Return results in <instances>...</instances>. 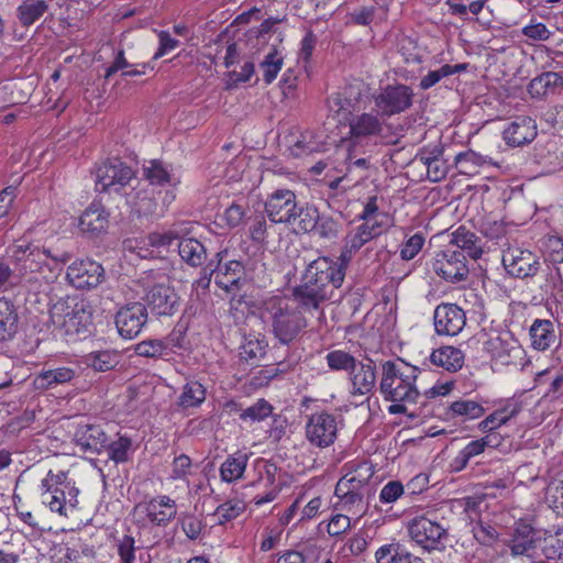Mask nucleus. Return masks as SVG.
<instances>
[{
	"label": "nucleus",
	"instance_id": "obj_1",
	"mask_svg": "<svg viewBox=\"0 0 563 563\" xmlns=\"http://www.w3.org/2000/svg\"><path fill=\"white\" fill-rule=\"evenodd\" d=\"M347 263L342 257H318L306 268L301 284L294 288V301L306 310L319 309L344 282Z\"/></svg>",
	"mask_w": 563,
	"mask_h": 563
},
{
	"label": "nucleus",
	"instance_id": "obj_2",
	"mask_svg": "<svg viewBox=\"0 0 563 563\" xmlns=\"http://www.w3.org/2000/svg\"><path fill=\"white\" fill-rule=\"evenodd\" d=\"M347 467V473L335 485L334 495L338 501L334 509L354 515L358 519L367 511V497L372 493L369 482L375 471L366 461L349 463Z\"/></svg>",
	"mask_w": 563,
	"mask_h": 563
},
{
	"label": "nucleus",
	"instance_id": "obj_3",
	"mask_svg": "<svg viewBox=\"0 0 563 563\" xmlns=\"http://www.w3.org/2000/svg\"><path fill=\"white\" fill-rule=\"evenodd\" d=\"M40 489L41 503L52 512L69 517L77 509L79 489L68 478L67 472L49 470L42 479Z\"/></svg>",
	"mask_w": 563,
	"mask_h": 563
},
{
	"label": "nucleus",
	"instance_id": "obj_4",
	"mask_svg": "<svg viewBox=\"0 0 563 563\" xmlns=\"http://www.w3.org/2000/svg\"><path fill=\"white\" fill-rule=\"evenodd\" d=\"M419 369L407 363L387 361L383 364L379 390L389 401L416 404L420 393L416 387Z\"/></svg>",
	"mask_w": 563,
	"mask_h": 563
},
{
	"label": "nucleus",
	"instance_id": "obj_5",
	"mask_svg": "<svg viewBox=\"0 0 563 563\" xmlns=\"http://www.w3.org/2000/svg\"><path fill=\"white\" fill-rule=\"evenodd\" d=\"M299 306L286 298H274L268 302L272 332L280 344L297 340L308 325Z\"/></svg>",
	"mask_w": 563,
	"mask_h": 563
},
{
	"label": "nucleus",
	"instance_id": "obj_6",
	"mask_svg": "<svg viewBox=\"0 0 563 563\" xmlns=\"http://www.w3.org/2000/svg\"><path fill=\"white\" fill-rule=\"evenodd\" d=\"M49 321L66 335L86 333L91 324L90 307L84 300L59 299L49 310Z\"/></svg>",
	"mask_w": 563,
	"mask_h": 563
},
{
	"label": "nucleus",
	"instance_id": "obj_7",
	"mask_svg": "<svg viewBox=\"0 0 563 563\" xmlns=\"http://www.w3.org/2000/svg\"><path fill=\"white\" fill-rule=\"evenodd\" d=\"M349 133L343 139L349 147L376 145L385 136V118L376 110L353 113L347 119Z\"/></svg>",
	"mask_w": 563,
	"mask_h": 563
},
{
	"label": "nucleus",
	"instance_id": "obj_8",
	"mask_svg": "<svg viewBox=\"0 0 563 563\" xmlns=\"http://www.w3.org/2000/svg\"><path fill=\"white\" fill-rule=\"evenodd\" d=\"M10 258L19 266L20 271L27 272H40L46 261L52 258L57 263H66L69 261L70 255L63 252L57 255H53L49 250L40 247L26 241H16L13 245L8 249Z\"/></svg>",
	"mask_w": 563,
	"mask_h": 563
},
{
	"label": "nucleus",
	"instance_id": "obj_9",
	"mask_svg": "<svg viewBox=\"0 0 563 563\" xmlns=\"http://www.w3.org/2000/svg\"><path fill=\"white\" fill-rule=\"evenodd\" d=\"M134 178L133 169L121 159H108L97 167L96 188L100 192L122 194Z\"/></svg>",
	"mask_w": 563,
	"mask_h": 563
},
{
	"label": "nucleus",
	"instance_id": "obj_10",
	"mask_svg": "<svg viewBox=\"0 0 563 563\" xmlns=\"http://www.w3.org/2000/svg\"><path fill=\"white\" fill-rule=\"evenodd\" d=\"M413 90L404 84H391L373 95L375 110L384 118H390L408 110L413 102Z\"/></svg>",
	"mask_w": 563,
	"mask_h": 563
},
{
	"label": "nucleus",
	"instance_id": "obj_11",
	"mask_svg": "<svg viewBox=\"0 0 563 563\" xmlns=\"http://www.w3.org/2000/svg\"><path fill=\"white\" fill-rule=\"evenodd\" d=\"M407 530L410 539L427 551L439 549L442 539L448 534V528L428 516H418L411 519L407 525Z\"/></svg>",
	"mask_w": 563,
	"mask_h": 563
},
{
	"label": "nucleus",
	"instance_id": "obj_12",
	"mask_svg": "<svg viewBox=\"0 0 563 563\" xmlns=\"http://www.w3.org/2000/svg\"><path fill=\"white\" fill-rule=\"evenodd\" d=\"M134 511L144 523L165 527L176 518L177 505L169 496L158 495L137 504Z\"/></svg>",
	"mask_w": 563,
	"mask_h": 563
},
{
	"label": "nucleus",
	"instance_id": "obj_13",
	"mask_svg": "<svg viewBox=\"0 0 563 563\" xmlns=\"http://www.w3.org/2000/svg\"><path fill=\"white\" fill-rule=\"evenodd\" d=\"M501 263L508 275L519 279L534 277L541 268L536 253L516 246L503 251Z\"/></svg>",
	"mask_w": 563,
	"mask_h": 563
},
{
	"label": "nucleus",
	"instance_id": "obj_14",
	"mask_svg": "<svg viewBox=\"0 0 563 563\" xmlns=\"http://www.w3.org/2000/svg\"><path fill=\"white\" fill-rule=\"evenodd\" d=\"M432 271L449 283H459L468 276L466 257L462 252L446 249L437 252L431 261Z\"/></svg>",
	"mask_w": 563,
	"mask_h": 563
},
{
	"label": "nucleus",
	"instance_id": "obj_15",
	"mask_svg": "<svg viewBox=\"0 0 563 563\" xmlns=\"http://www.w3.org/2000/svg\"><path fill=\"white\" fill-rule=\"evenodd\" d=\"M297 209L296 194L289 189H276L265 201V212L273 223L295 224Z\"/></svg>",
	"mask_w": 563,
	"mask_h": 563
},
{
	"label": "nucleus",
	"instance_id": "obj_16",
	"mask_svg": "<svg viewBox=\"0 0 563 563\" xmlns=\"http://www.w3.org/2000/svg\"><path fill=\"white\" fill-rule=\"evenodd\" d=\"M66 278L77 289H92L104 280L106 272L102 265L93 260H77L68 266Z\"/></svg>",
	"mask_w": 563,
	"mask_h": 563
},
{
	"label": "nucleus",
	"instance_id": "obj_17",
	"mask_svg": "<svg viewBox=\"0 0 563 563\" xmlns=\"http://www.w3.org/2000/svg\"><path fill=\"white\" fill-rule=\"evenodd\" d=\"M338 435V422L335 416L329 412L311 415L306 424V438L317 448L332 445Z\"/></svg>",
	"mask_w": 563,
	"mask_h": 563
},
{
	"label": "nucleus",
	"instance_id": "obj_18",
	"mask_svg": "<svg viewBox=\"0 0 563 563\" xmlns=\"http://www.w3.org/2000/svg\"><path fill=\"white\" fill-rule=\"evenodd\" d=\"M387 228L388 223L384 221H375L369 223L363 222L362 224L351 229L344 238V246L340 254L343 263L349 264L354 253H356L367 242L379 236L387 230Z\"/></svg>",
	"mask_w": 563,
	"mask_h": 563
},
{
	"label": "nucleus",
	"instance_id": "obj_19",
	"mask_svg": "<svg viewBox=\"0 0 563 563\" xmlns=\"http://www.w3.org/2000/svg\"><path fill=\"white\" fill-rule=\"evenodd\" d=\"M147 322V309L141 302L128 303L115 314V327L123 339L137 336Z\"/></svg>",
	"mask_w": 563,
	"mask_h": 563
},
{
	"label": "nucleus",
	"instance_id": "obj_20",
	"mask_svg": "<svg viewBox=\"0 0 563 563\" xmlns=\"http://www.w3.org/2000/svg\"><path fill=\"white\" fill-rule=\"evenodd\" d=\"M434 330L439 335H457L466 324L464 310L455 303H441L433 313Z\"/></svg>",
	"mask_w": 563,
	"mask_h": 563
},
{
	"label": "nucleus",
	"instance_id": "obj_21",
	"mask_svg": "<svg viewBox=\"0 0 563 563\" xmlns=\"http://www.w3.org/2000/svg\"><path fill=\"white\" fill-rule=\"evenodd\" d=\"M178 300L175 289L165 284L152 286L145 295L148 308L157 316H173L177 311Z\"/></svg>",
	"mask_w": 563,
	"mask_h": 563
},
{
	"label": "nucleus",
	"instance_id": "obj_22",
	"mask_svg": "<svg viewBox=\"0 0 563 563\" xmlns=\"http://www.w3.org/2000/svg\"><path fill=\"white\" fill-rule=\"evenodd\" d=\"M537 134L536 121L526 115L516 117L503 131L505 142L512 147L531 143Z\"/></svg>",
	"mask_w": 563,
	"mask_h": 563
},
{
	"label": "nucleus",
	"instance_id": "obj_23",
	"mask_svg": "<svg viewBox=\"0 0 563 563\" xmlns=\"http://www.w3.org/2000/svg\"><path fill=\"white\" fill-rule=\"evenodd\" d=\"M225 253L227 252H219L217 254V257H219V263L217 269H211V273H216V284L220 288L230 292L239 288V284L244 275V266L239 261H229L224 265H221V261Z\"/></svg>",
	"mask_w": 563,
	"mask_h": 563
},
{
	"label": "nucleus",
	"instance_id": "obj_24",
	"mask_svg": "<svg viewBox=\"0 0 563 563\" xmlns=\"http://www.w3.org/2000/svg\"><path fill=\"white\" fill-rule=\"evenodd\" d=\"M107 434L97 424H80L75 432V442L85 452L100 453L107 448Z\"/></svg>",
	"mask_w": 563,
	"mask_h": 563
},
{
	"label": "nucleus",
	"instance_id": "obj_25",
	"mask_svg": "<svg viewBox=\"0 0 563 563\" xmlns=\"http://www.w3.org/2000/svg\"><path fill=\"white\" fill-rule=\"evenodd\" d=\"M109 223V213L98 202H92L80 216L78 227L82 233L98 235L104 232Z\"/></svg>",
	"mask_w": 563,
	"mask_h": 563
},
{
	"label": "nucleus",
	"instance_id": "obj_26",
	"mask_svg": "<svg viewBox=\"0 0 563 563\" xmlns=\"http://www.w3.org/2000/svg\"><path fill=\"white\" fill-rule=\"evenodd\" d=\"M351 394L356 396H367L375 387L376 373L372 361L360 363L352 369Z\"/></svg>",
	"mask_w": 563,
	"mask_h": 563
},
{
	"label": "nucleus",
	"instance_id": "obj_27",
	"mask_svg": "<svg viewBox=\"0 0 563 563\" xmlns=\"http://www.w3.org/2000/svg\"><path fill=\"white\" fill-rule=\"evenodd\" d=\"M529 334L531 346L537 351H547L558 341L554 323L548 319H536L529 329Z\"/></svg>",
	"mask_w": 563,
	"mask_h": 563
},
{
	"label": "nucleus",
	"instance_id": "obj_28",
	"mask_svg": "<svg viewBox=\"0 0 563 563\" xmlns=\"http://www.w3.org/2000/svg\"><path fill=\"white\" fill-rule=\"evenodd\" d=\"M187 231L184 229L181 238L177 243L178 253L184 262L197 267L205 263L207 251L203 244L194 238H186Z\"/></svg>",
	"mask_w": 563,
	"mask_h": 563
},
{
	"label": "nucleus",
	"instance_id": "obj_29",
	"mask_svg": "<svg viewBox=\"0 0 563 563\" xmlns=\"http://www.w3.org/2000/svg\"><path fill=\"white\" fill-rule=\"evenodd\" d=\"M533 528L530 523L518 521L510 541V553L514 556L526 555L531 556L534 550Z\"/></svg>",
	"mask_w": 563,
	"mask_h": 563
},
{
	"label": "nucleus",
	"instance_id": "obj_30",
	"mask_svg": "<svg viewBox=\"0 0 563 563\" xmlns=\"http://www.w3.org/2000/svg\"><path fill=\"white\" fill-rule=\"evenodd\" d=\"M451 244L473 260L479 258L483 254L482 239L464 227L457 228L452 233Z\"/></svg>",
	"mask_w": 563,
	"mask_h": 563
},
{
	"label": "nucleus",
	"instance_id": "obj_31",
	"mask_svg": "<svg viewBox=\"0 0 563 563\" xmlns=\"http://www.w3.org/2000/svg\"><path fill=\"white\" fill-rule=\"evenodd\" d=\"M430 361L438 367L455 373L463 367L464 353L457 347L445 345L433 350Z\"/></svg>",
	"mask_w": 563,
	"mask_h": 563
},
{
	"label": "nucleus",
	"instance_id": "obj_32",
	"mask_svg": "<svg viewBox=\"0 0 563 563\" xmlns=\"http://www.w3.org/2000/svg\"><path fill=\"white\" fill-rule=\"evenodd\" d=\"M19 330V314L14 303L0 298V342L11 340Z\"/></svg>",
	"mask_w": 563,
	"mask_h": 563
},
{
	"label": "nucleus",
	"instance_id": "obj_33",
	"mask_svg": "<svg viewBox=\"0 0 563 563\" xmlns=\"http://www.w3.org/2000/svg\"><path fill=\"white\" fill-rule=\"evenodd\" d=\"M249 454L242 451L229 455L220 466L222 482L233 483L241 479L245 473Z\"/></svg>",
	"mask_w": 563,
	"mask_h": 563
},
{
	"label": "nucleus",
	"instance_id": "obj_34",
	"mask_svg": "<svg viewBox=\"0 0 563 563\" xmlns=\"http://www.w3.org/2000/svg\"><path fill=\"white\" fill-rule=\"evenodd\" d=\"M484 413L485 409L481 402L465 398L451 402L445 409L446 419L474 420L481 418Z\"/></svg>",
	"mask_w": 563,
	"mask_h": 563
},
{
	"label": "nucleus",
	"instance_id": "obj_35",
	"mask_svg": "<svg viewBox=\"0 0 563 563\" xmlns=\"http://www.w3.org/2000/svg\"><path fill=\"white\" fill-rule=\"evenodd\" d=\"M486 350L493 357L500 360L519 351V343L510 332L506 331L489 338Z\"/></svg>",
	"mask_w": 563,
	"mask_h": 563
},
{
	"label": "nucleus",
	"instance_id": "obj_36",
	"mask_svg": "<svg viewBox=\"0 0 563 563\" xmlns=\"http://www.w3.org/2000/svg\"><path fill=\"white\" fill-rule=\"evenodd\" d=\"M75 377V371L70 367H57L47 369L35 376L33 384L37 389L53 388L59 384L70 382Z\"/></svg>",
	"mask_w": 563,
	"mask_h": 563
},
{
	"label": "nucleus",
	"instance_id": "obj_37",
	"mask_svg": "<svg viewBox=\"0 0 563 563\" xmlns=\"http://www.w3.org/2000/svg\"><path fill=\"white\" fill-rule=\"evenodd\" d=\"M143 176L151 185L157 186H177L180 183L179 177L172 174L170 170L159 161H151L143 168Z\"/></svg>",
	"mask_w": 563,
	"mask_h": 563
},
{
	"label": "nucleus",
	"instance_id": "obj_38",
	"mask_svg": "<svg viewBox=\"0 0 563 563\" xmlns=\"http://www.w3.org/2000/svg\"><path fill=\"white\" fill-rule=\"evenodd\" d=\"M206 399V388L198 380L187 382L178 397L177 406L181 409L199 407Z\"/></svg>",
	"mask_w": 563,
	"mask_h": 563
},
{
	"label": "nucleus",
	"instance_id": "obj_39",
	"mask_svg": "<svg viewBox=\"0 0 563 563\" xmlns=\"http://www.w3.org/2000/svg\"><path fill=\"white\" fill-rule=\"evenodd\" d=\"M45 0H24L16 9L19 22L23 26L34 24L47 11Z\"/></svg>",
	"mask_w": 563,
	"mask_h": 563
},
{
	"label": "nucleus",
	"instance_id": "obj_40",
	"mask_svg": "<svg viewBox=\"0 0 563 563\" xmlns=\"http://www.w3.org/2000/svg\"><path fill=\"white\" fill-rule=\"evenodd\" d=\"M488 442L485 439L473 440L467 443L451 461L450 467L453 472L463 471L468 462L485 451Z\"/></svg>",
	"mask_w": 563,
	"mask_h": 563
},
{
	"label": "nucleus",
	"instance_id": "obj_41",
	"mask_svg": "<svg viewBox=\"0 0 563 563\" xmlns=\"http://www.w3.org/2000/svg\"><path fill=\"white\" fill-rule=\"evenodd\" d=\"M84 363L97 372H107L119 363V355L114 351H95L84 357Z\"/></svg>",
	"mask_w": 563,
	"mask_h": 563
},
{
	"label": "nucleus",
	"instance_id": "obj_42",
	"mask_svg": "<svg viewBox=\"0 0 563 563\" xmlns=\"http://www.w3.org/2000/svg\"><path fill=\"white\" fill-rule=\"evenodd\" d=\"M266 353V343L256 336L249 335L244 339L240 346L241 358L254 364L260 361Z\"/></svg>",
	"mask_w": 563,
	"mask_h": 563
},
{
	"label": "nucleus",
	"instance_id": "obj_43",
	"mask_svg": "<svg viewBox=\"0 0 563 563\" xmlns=\"http://www.w3.org/2000/svg\"><path fill=\"white\" fill-rule=\"evenodd\" d=\"M373 95L369 85L361 79L353 80L344 89L345 100L352 107L358 106L369 98L373 99Z\"/></svg>",
	"mask_w": 563,
	"mask_h": 563
},
{
	"label": "nucleus",
	"instance_id": "obj_44",
	"mask_svg": "<svg viewBox=\"0 0 563 563\" xmlns=\"http://www.w3.org/2000/svg\"><path fill=\"white\" fill-rule=\"evenodd\" d=\"M466 64H456V65H449L445 64L441 66L439 69L430 70L427 75H424L420 79V88L423 90L430 89L434 85H437L442 78L454 75L456 73H460L462 70H465Z\"/></svg>",
	"mask_w": 563,
	"mask_h": 563
},
{
	"label": "nucleus",
	"instance_id": "obj_45",
	"mask_svg": "<svg viewBox=\"0 0 563 563\" xmlns=\"http://www.w3.org/2000/svg\"><path fill=\"white\" fill-rule=\"evenodd\" d=\"M408 553L399 543H387L376 550L375 560L376 563H404Z\"/></svg>",
	"mask_w": 563,
	"mask_h": 563
},
{
	"label": "nucleus",
	"instance_id": "obj_46",
	"mask_svg": "<svg viewBox=\"0 0 563 563\" xmlns=\"http://www.w3.org/2000/svg\"><path fill=\"white\" fill-rule=\"evenodd\" d=\"M320 212L312 205L299 206L295 212V224L303 232H311L318 224Z\"/></svg>",
	"mask_w": 563,
	"mask_h": 563
},
{
	"label": "nucleus",
	"instance_id": "obj_47",
	"mask_svg": "<svg viewBox=\"0 0 563 563\" xmlns=\"http://www.w3.org/2000/svg\"><path fill=\"white\" fill-rule=\"evenodd\" d=\"M273 406L265 399H258L255 404L242 410L239 415L244 422H261L272 416Z\"/></svg>",
	"mask_w": 563,
	"mask_h": 563
},
{
	"label": "nucleus",
	"instance_id": "obj_48",
	"mask_svg": "<svg viewBox=\"0 0 563 563\" xmlns=\"http://www.w3.org/2000/svg\"><path fill=\"white\" fill-rule=\"evenodd\" d=\"M245 509V505L241 500L231 499L217 507L214 517L219 525H224L238 518Z\"/></svg>",
	"mask_w": 563,
	"mask_h": 563
},
{
	"label": "nucleus",
	"instance_id": "obj_49",
	"mask_svg": "<svg viewBox=\"0 0 563 563\" xmlns=\"http://www.w3.org/2000/svg\"><path fill=\"white\" fill-rule=\"evenodd\" d=\"M283 63V57L276 49L265 56L260 66L263 69V79L266 84H272L276 79Z\"/></svg>",
	"mask_w": 563,
	"mask_h": 563
},
{
	"label": "nucleus",
	"instance_id": "obj_50",
	"mask_svg": "<svg viewBox=\"0 0 563 563\" xmlns=\"http://www.w3.org/2000/svg\"><path fill=\"white\" fill-rule=\"evenodd\" d=\"M542 551L548 560L563 559V529L547 534Z\"/></svg>",
	"mask_w": 563,
	"mask_h": 563
},
{
	"label": "nucleus",
	"instance_id": "obj_51",
	"mask_svg": "<svg viewBox=\"0 0 563 563\" xmlns=\"http://www.w3.org/2000/svg\"><path fill=\"white\" fill-rule=\"evenodd\" d=\"M328 366L332 371H349L356 366V360L353 355L341 350H334L325 355Z\"/></svg>",
	"mask_w": 563,
	"mask_h": 563
},
{
	"label": "nucleus",
	"instance_id": "obj_52",
	"mask_svg": "<svg viewBox=\"0 0 563 563\" xmlns=\"http://www.w3.org/2000/svg\"><path fill=\"white\" fill-rule=\"evenodd\" d=\"M135 352L140 356L161 357L168 353V342L157 339L142 341L136 345Z\"/></svg>",
	"mask_w": 563,
	"mask_h": 563
},
{
	"label": "nucleus",
	"instance_id": "obj_53",
	"mask_svg": "<svg viewBox=\"0 0 563 563\" xmlns=\"http://www.w3.org/2000/svg\"><path fill=\"white\" fill-rule=\"evenodd\" d=\"M132 441L128 437H120L108 445L109 457L115 463L126 462Z\"/></svg>",
	"mask_w": 563,
	"mask_h": 563
},
{
	"label": "nucleus",
	"instance_id": "obj_54",
	"mask_svg": "<svg viewBox=\"0 0 563 563\" xmlns=\"http://www.w3.org/2000/svg\"><path fill=\"white\" fill-rule=\"evenodd\" d=\"M183 230V224H180L175 225L173 229L164 233H152L148 236L150 243L157 247H169L174 242L179 241Z\"/></svg>",
	"mask_w": 563,
	"mask_h": 563
},
{
	"label": "nucleus",
	"instance_id": "obj_55",
	"mask_svg": "<svg viewBox=\"0 0 563 563\" xmlns=\"http://www.w3.org/2000/svg\"><path fill=\"white\" fill-rule=\"evenodd\" d=\"M313 231L322 239H334L340 231V223L328 214H321Z\"/></svg>",
	"mask_w": 563,
	"mask_h": 563
},
{
	"label": "nucleus",
	"instance_id": "obj_56",
	"mask_svg": "<svg viewBox=\"0 0 563 563\" xmlns=\"http://www.w3.org/2000/svg\"><path fill=\"white\" fill-rule=\"evenodd\" d=\"M289 151L292 156L301 157L319 151V144L313 141L310 133L301 134L300 139L290 145Z\"/></svg>",
	"mask_w": 563,
	"mask_h": 563
},
{
	"label": "nucleus",
	"instance_id": "obj_57",
	"mask_svg": "<svg viewBox=\"0 0 563 563\" xmlns=\"http://www.w3.org/2000/svg\"><path fill=\"white\" fill-rule=\"evenodd\" d=\"M365 223L384 221L388 223V216L378 211L377 197L372 196L367 199L362 213L358 216Z\"/></svg>",
	"mask_w": 563,
	"mask_h": 563
},
{
	"label": "nucleus",
	"instance_id": "obj_58",
	"mask_svg": "<svg viewBox=\"0 0 563 563\" xmlns=\"http://www.w3.org/2000/svg\"><path fill=\"white\" fill-rule=\"evenodd\" d=\"M192 473V463L191 459L186 454H180L176 456L172 463V474L170 478L173 479H186L188 475Z\"/></svg>",
	"mask_w": 563,
	"mask_h": 563
},
{
	"label": "nucleus",
	"instance_id": "obj_59",
	"mask_svg": "<svg viewBox=\"0 0 563 563\" xmlns=\"http://www.w3.org/2000/svg\"><path fill=\"white\" fill-rule=\"evenodd\" d=\"M424 238L421 233L411 235L400 249V257L405 261L412 260L422 249Z\"/></svg>",
	"mask_w": 563,
	"mask_h": 563
},
{
	"label": "nucleus",
	"instance_id": "obj_60",
	"mask_svg": "<svg viewBox=\"0 0 563 563\" xmlns=\"http://www.w3.org/2000/svg\"><path fill=\"white\" fill-rule=\"evenodd\" d=\"M483 163H484V158L479 154H477L473 151L459 153L454 158V164L456 166H460L461 174H471L472 173L468 168L470 164H472L473 166H481Z\"/></svg>",
	"mask_w": 563,
	"mask_h": 563
},
{
	"label": "nucleus",
	"instance_id": "obj_61",
	"mask_svg": "<svg viewBox=\"0 0 563 563\" xmlns=\"http://www.w3.org/2000/svg\"><path fill=\"white\" fill-rule=\"evenodd\" d=\"M472 532L474 538L481 544L485 545L493 543L498 538L496 529L493 528L490 525H486L482 521H478L473 526Z\"/></svg>",
	"mask_w": 563,
	"mask_h": 563
},
{
	"label": "nucleus",
	"instance_id": "obj_62",
	"mask_svg": "<svg viewBox=\"0 0 563 563\" xmlns=\"http://www.w3.org/2000/svg\"><path fill=\"white\" fill-rule=\"evenodd\" d=\"M180 523L183 531L190 540L198 539L205 527L202 520L194 515H185Z\"/></svg>",
	"mask_w": 563,
	"mask_h": 563
},
{
	"label": "nucleus",
	"instance_id": "obj_63",
	"mask_svg": "<svg viewBox=\"0 0 563 563\" xmlns=\"http://www.w3.org/2000/svg\"><path fill=\"white\" fill-rule=\"evenodd\" d=\"M245 218L246 208L238 203H232L223 213V220L229 228H236L241 225Z\"/></svg>",
	"mask_w": 563,
	"mask_h": 563
},
{
	"label": "nucleus",
	"instance_id": "obj_64",
	"mask_svg": "<svg viewBox=\"0 0 563 563\" xmlns=\"http://www.w3.org/2000/svg\"><path fill=\"white\" fill-rule=\"evenodd\" d=\"M351 528V518L347 515L334 514L328 523V533L338 537L346 532Z\"/></svg>",
	"mask_w": 563,
	"mask_h": 563
}]
</instances>
